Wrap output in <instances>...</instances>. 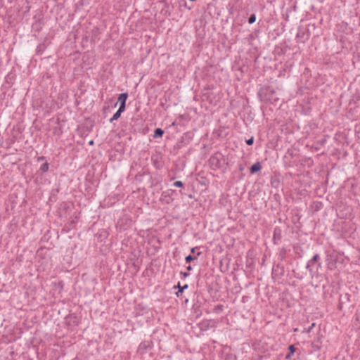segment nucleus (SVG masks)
<instances>
[{
	"instance_id": "obj_2",
	"label": "nucleus",
	"mask_w": 360,
	"mask_h": 360,
	"mask_svg": "<svg viewBox=\"0 0 360 360\" xmlns=\"http://www.w3.org/2000/svg\"><path fill=\"white\" fill-rule=\"evenodd\" d=\"M259 96L262 101L271 103H275L279 100L275 90L271 86L262 89L259 92Z\"/></svg>"
},
{
	"instance_id": "obj_6",
	"label": "nucleus",
	"mask_w": 360,
	"mask_h": 360,
	"mask_svg": "<svg viewBox=\"0 0 360 360\" xmlns=\"http://www.w3.org/2000/svg\"><path fill=\"white\" fill-rule=\"evenodd\" d=\"M282 238V231L281 228L276 226L274 230V234H273V242L274 244L278 245Z\"/></svg>"
},
{
	"instance_id": "obj_22",
	"label": "nucleus",
	"mask_w": 360,
	"mask_h": 360,
	"mask_svg": "<svg viewBox=\"0 0 360 360\" xmlns=\"http://www.w3.org/2000/svg\"><path fill=\"white\" fill-rule=\"evenodd\" d=\"M126 109V104H120V107L118 110L121 112L122 113Z\"/></svg>"
},
{
	"instance_id": "obj_4",
	"label": "nucleus",
	"mask_w": 360,
	"mask_h": 360,
	"mask_svg": "<svg viewBox=\"0 0 360 360\" xmlns=\"http://www.w3.org/2000/svg\"><path fill=\"white\" fill-rule=\"evenodd\" d=\"M153 346L151 340H144L140 343L138 347V352L141 354H143L150 349Z\"/></svg>"
},
{
	"instance_id": "obj_33",
	"label": "nucleus",
	"mask_w": 360,
	"mask_h": 360,
	"mask_svg": "<svg viewBox=\"0 0 360 360\" xmlns=\"http://www.w3.org/2000/svg\"><path fill=\"white\" fill-rule=\"evenodd\" d=\"M186 270H192V267H191V266H190V265H189V266H188L186 267Z\"/></svg>"
},
{
	"instance_id": "obj_16",
	"label": "nucleus",
	"mask_w": 360,
	"mask_h": 360,
	"mask_svg": "<svg viewBox=\"0 0 360 360\" xmlns=\"http://www.w3.org/2000/svg\"><path fill=\"white\" fill-rule=\"evenodd\" d=\"M191 253L193 254L192 255H195L196 257L201 254V252L199 251V248L198 247L193 248L191 249Z\"/></svg>"
},
{
	"instance_id": "obj_15",
	"label": "nucleus",
	"mask_w": 360,
	"mask_h": 360,
	"mask_svg": "<svg viewBox=\"0 0 360 360\" xmlns=\"http://www.w3.org/2000/svg\"><path fill=\"white\" fill-rule=\"evenodd\" d=\"M49 165L48 162H45L44 164H42L40 167V171H41L42 172H46L49 170Z\"/></svg>"
},
{
	"instance_id": "obj_34",
	"label": "nucleus",
	"mask_w": 360,
	"mask_h": 360,
	"mask_svg": "<svg viewBox=\"0 0 360 360\" xmlns=\"http://www.w3.org/2000/svg\"><path fill=\"white\" fill-rule=\"evenodd\" d=\"M89 144H93V141H89Z\"/></svg>"
},
{
	"instance_id": "obj_18",
	"label": "nucleus",
	"mask_w": 360,
	"mask_h": 360,
	"mask_svg": "<svg viewBox=\"0 0 360 360\" xmlns=\"http://www.w3.org/2000/svg\"><path fill=\"white\" fill-rule=\"evenodd\" d=\"M195 259H196V256L192 255H189L186 256L185 258L186 262H190Z\"/></svg>"
},
{
	"instance_id": "obj_9",
	"label": "nucleus",
	"mask_w": 360,
	"mask_h": 360,
	"mask_svg": "<svg viewBox=\"0 0 360 360\" xmlns=\"http://www.w3.org/2000/svg\"><path fill=\"white\" fill-rule=\"evenodd\" d=\"M351 295L349 293H345L340 296V304H345L350 302Z\"/></svg>"
},
{
	"instance_id": "obj_20",
	"label": "nucleus",
	"mask_w": 360,
	"mask_h": 360,
	"mask_svg": "<svg viewBox=\"0 0 360 360\" xmlns=\"http://www.w3.org/2000/svg\"><path fill=\"white\" fill-rule=\"evenodd\" d=\"M245 143L248 145V146H251L254 143V137L253 136H251L250 139H247L245 141Z\"/></svg>"
},
{
	"instance_id": "obj_10",
	"label": "nucleus",
	"mask_w": 360,
	"mask_h": 360,
	"mask_svg": "<svg viewBox=\"0 0 360 360\" xmlns=\"http://www.w3.org/2000/svg\"><path fill=\"white\" fill-rule=\"evenodd\" d=\"M127 98H128V94L127 93H122V94H120L119 95V97H118V102L120 103V104H126V101L127 100Z\"/></svg>"
},
{
	"instance_id": "obj_1",
	"label": "nucleus",
	"mask_w": 360,
	"mask_h": 360,
	"mask_svg": "<svg viewBox=\"0 0 360 360\" xmlns=\"http://www.w3.org/2000/svg\"><path fill=\"white\" fill-rule=\"evenodd\" d=\"M198 283L205 284L209 291L214 289L217 284V278L212 271H206L202 276L200 274Z\"/></svg>"
},
{
	"instance_id": "obj_30",
	"label": "nucleus",
	"mask_w": 360,
	"mask_h": 360,
	"mask_svg": "<svg viewBox=\"0 0 360 360\" xmlns=\"http://www.w3.org/2000/svg\"><path fill=\"white\" fill-rule=\"evenodd\" d=\"M314 326H315V323H313L311 324V326L309 327V328L308 329V332H309V331L313 328V327H314Z\"/></svg>"
},
{
	"instance_id": "obj_8",
	"label": "nucleus",
	"mask_w": 360,
	"mask_h": 360,
	"mask_svg": "<svg viewBox=\"0 0 360 360\" xmlns=\"http://www.w3.org/2000/svg\"><path fill=\"white\" fill-rule=\"evenodd\" d=\"M262 169V165L259 162H257L254 165H252L250 168V172L251 174L257 173V172L260 171Z\"/></svg>"
},
{
	"instance_id": "obj_5",
	"label": "nucleus",
	"mask_w": 360,
	"mask_h": 360,
	"mask_svg": "<svg viewBox=\"0 0 360 360\" xmlns=\"http://www.w3.org/2000/svg\"><path fill=\"white\" fill-rule=\"evenodd\" d=\"M319 256L316 254L313 256L312 259L309 260L307 264V268L315 269L317 270L319 268H321V263L319 262Z\"/></svg>"
},
{
	"instance_id": "obj_3",
	"label": "nucleus",
	"mask_w": 360,
	"mask_h": 360,
	"mask_svg": "<svg viewBox=\"0 0 360 360\" xmlns=\"http://www.w3.org/2000/svg\"><path fill=\"white\" fill-rule=\"evenodd\" d=\"M224 161L221 153H217L211 155L209 159V164L212 169H217L221 167L222 162Z\"/></svg>"
},
{
	"instance_id": "obj_23",
	"label": "nucleus",
	"mask_w": 360,
	"mask_h": 360,
	"mask_svg": "<svg viewBox=\"0 0 360 360\" xmlns=\"http://www.w3.org/2000/svg\"><path fill=\"white\" fill-rule=\"evenodd\" d=\"M183 292H184V290L181 288V287H179V289H178V291L176 292V295L178 297H180L182 296Z\"/></svg>"
},
{
	"instance_id": "obj_31",
	"label": "nucleus",
	"mask_w": 360,
	"mask_h": 360,
	"mask_svg": "<svg viewBox=\"0 0 360 360\" xmlns=\"http://www.w3.org/2000/svg\"><path fill=\"white\" fill-rule=\"evenodd\" d=\"M343 304H340V302L339 303L338 309H339L340 310H341V309H342V305H343Z\"/></svg>"
},
{
	"instance_id": "obj_11",
	"label": "nucleus",
	"mask_w": 360,
	"mask_h": 360,
	"mask_svg": "<svg viewBox=\"0 0 360 360\" xmlns=\"http://www.w3.org/2000/svg\"><path fill=\"white\" fill-rule=\"evenodd\" d=\"M163 134H164V130H162L160 128H157L154 131L153 138L154 139L160 138L162 136Z\"/></svg>"
},
{
	"instance_id": "obj_27",
	"label": "nucleus",
	"mask_w": 360,
	"mask_h": 360,
	"mask_svg": "<svg viewBox=\"0 0 360 360\" xmlns=\"http://www.w3.org/2000/svg\"><path fill=\"white\" fill-rule=\"evenodd\" d=\"M292 273L294 274V276H295V277H297L298 278H302V276H299V274H295V273H296V271H292Z\"/></svg>"
},
{
	"instance_id": "obj_25",
	"label": "nucleus",
	"mask_w": 360,
	"mask_h": 360,
	"mask_svg": "<svg viewBox=\"0 0 360 360\" xmlns=\"http://www.w3.org/2000/svg\"><path fill=\"white\" fill-rule=\"evenodd\" d=\"M311 273V278L314 279V278L316 276V273L317 271H310Z\"/></svg>"
},
{
	"instance_id": "obj_24",
	"label": "nucleus",
	"mask_w": 360,
	"mask_h": 360,
	"mask_svg": "<svg viewBox=\"0 0 360 360\" xmlns=\"http://www.w3.org/2000/svg\"><path fill=\"white\" fill-rule=\"evenodd\" d=\"M181 274L183 276L184 278H186L189 275V273L188 271H181Z\"/></svg>"
},
{
	"instance_id": "obj_12",
	"label": "nucleus",
	"mask_w": 360,
	"mask_h": 360,
	"mask_svg": "<svg viewBox=\"0 0 360 360\" xmlns=\"http://www.w3.org/2000/svg\"><path fill=\"white\" fill-rule=\"evenodd\" d=\"M224 305L217 304L214 307L213 312L217 314H219L224 311Z\"/></svg>"
},
{
	"instance_id": "obj_26",
	"label": "nucleus",
	"mask_w": 360,
	"mask_h": 360,
	"mask_svg": "<svg viewBox=\"0 0 360 360\" xmlns=\"http://www.w3.org/2000/svg\"><path fill=\"white\" fill-rule=\"evenodd\" d=\"M333 268L338 269L340 268L338 266H333L331 264L329 265V269L330 271H332Z\"/></svg>"
},
{
	"instance_id": "obj_17",
	"label": "nucleus",
	"mask_w": 360,
	"mask_h": 360,
	"mask_svg": "<svg viewBox=\"0 0 360 360\" xmlns=\"http://www.w3.org/2000/svg\"><path fill=\"white\" fill-rule=\"evenodd\" d=\"M283 271H271V276L273 278H278L281 275H283Z\"/></svg>"
},
{
	"instance_id": "obj_21",
	"label": "nucleus",
	"mask_w": 360,
	"mask_h": 360,
	"mask_svg": "<svg viewBox=\"0 0 360 360\" xmlns=\"http://www.w3.org/2000/svg\"><path fill=\"white\" fill-rule=\"evenodd\" d=\"M174 186L175 187H183L184 186V184L181 181H176L174 183Z\"/></svg>"
},
{
	"instance_id": "obj_7",
	"label": "nucleus",
	"mask_w": 360,
	"mask_h": 360,
	"mask_svg": "<svg viewBox=\"0 0 360 360\" xmlns=\"http://www.w3.org/2000/svg\"><path fill=\"white\" fill-rule=\"evenodd\" d=\"M288 353L285 355L286 360H290L291 357L294 355L296 348L294 345H290L288 346Z\"/></svg>"
},
{
	"instance_id": "obj_14",
	"label": "nucleus",
	"mask_w": 360,
	"mask_h": 360,
	"mask_svg": "<svg viewBox=\"0 0 360 360\" xmlns=\"http://www.w3.org/2000/svg\"><path fill=\"white\" fill-rule=\"evenodd\" d=\"M122 112H120L118 110L113 115V116L110 119V122H112L115 120H118L121 116Z\"/></svg>"
},
{
	"instance_id": "obj_13",
	"label": "nucleus",
	"mask_w": 360,
	"mask_h": 360,
	"mask_svg": "<svg viewBox=\"0 0 360 360\" xmlns=\"http://www.w3.org/2000/svg\"><path fill=\"white\" fill-rule=\"evenodd\" d=\"M305 34H306V33L304 31L299 30L298 32L297 33L296 37H297V38H299V39H303V41H304L305 40H307L309 38L308 34L307 35V37L304 38Z\"/></svg>"
},
{
	"instance_id": "obj_19",
	"label": "nucleus",
	"mask_w": 360,
	"mask_h": 360,
	"mask_svg": "<svg viewBox=\"0 0 360 360\" xmlns=\"http://www.w3.org/2000/svg\"><path fill=\"white\" fill-rule=\"evenodd\" d=\"M255 20H256V15H255V14H252L250 15V17L249 18V19H248V22L250 24H252V23H254L255 22Z\"/></svg>"
},
{
	"instance_id": "obj_32",
	"label": "nucleus",
	"mask_w": 360,
	"mask_h": 360,
	"mask_svg": "<svg viewBox=\"0 0 360 360\" xmlns=\"http://www.w3.org/2000/svg\"><path fill=\"white\" fill-rule=\"evenodd\" d=\"M44 159H45V158H44V156H41V157H39V158H38V160H39H39H44Z\"/></svg>"
},
{
	"instance_id": "obj_29",
	"label": "nucleus",
	"mask_w": 360,
	"mask_h": 360,
	"mask_svg": "<svg viewBox=\"0 0 360 360\" xmlns=\"http://www.w3.org/2000/svg\"><path fill=\"white\" fill-rule=\"evenodd\" d=\"M188 288V285L187 284H185L184 285L181 286V288L184 290L185 289H187Z\"/></svg>"
},
{
	"instance_id": "obj_28",
	"label": "nucleus",
	"mask_w": 360,
	"mask_h": 360,
	"mask_svg": "<svg viewBox=\"0 0 360 360\" xmlns=\"http://www.w3.org/2000/svg\"><path fill=\"white\" fill-rule=\"evenodd\" d=\"M179 287H181V285H180V282H179L176 285H174V289H179Z\"/></svg>"
}]
</instances>
